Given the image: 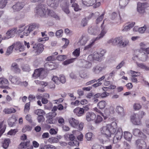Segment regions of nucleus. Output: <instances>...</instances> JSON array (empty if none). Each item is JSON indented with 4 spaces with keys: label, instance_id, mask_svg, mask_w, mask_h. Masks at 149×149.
Instances as JSON below:
<instances>
[{
    "label": "nucleus",
    "instance_id": "obj_1",
    "mask_svg": "<svg viewBox=\"0 0 149 149\" xmlns=\"http://www.w3.org/2000/svg\"><path fill=\"white\" fill-rule=\"evenodd\" d=\"M117 125L116 122H113L110 124H107L103 126L101 130V134L107 139L109 140L112 136H113L114 134L116 131L113 138V141L114 142L116 139L117 141L120 140L123 137V132L120 128L116 129Z\"/></svg>",
    "mask_w": 149,
    "mask_h": 149
},
{
    "label": "nucleus",
    "instance_id": "obj_2",
    "mask_svg": "<svg viewBox=\"0 0 149 149\" xmlns=\"http://www.w3.org/2000/svg\"><path fill=\"white\" fill-rule=\"evenodd\" d=\"M36 9L37 15L41 17H47L48 16H51L56 19H59V17L54 12L48 9L45 5L43 4L38 5L36 7Z\"/></svg>",
    "mask_w": 149,
    "mask_h": 149
},
{
    "label": "nucleus",
    "instance_id": "obj_3",
    "mask_svg": "<svg viewBox=\"0 0 149 149\" xmlns=\"http://www.w3.org/2000/svg\"><path fill=\"white\" fill-rule=\"evenodd\" d=\"M104 20L103 21V22L101 25V28L102 29V30L101 32V33L97 37L95 38H93L91 40V42L90 43L84 47V50H87L91 48L94 45L95 42L96 41L103 38L105 34L107 33V31L105 29V27L103 26V25L104 24Z\"/></svg>",
    "mask_w": 149,
    "mask_h": 149
},
{
    "label": "nucleus",
    "instance_id": "obj_4",
    "mask_svg": "<svg viewBox=\"0 0 149 149\" xmlns=\"http://www.w3.org/2000/svg\"><path fill=\"white\" fill-rule=\"evenodd\" d=\"M80 53V48H79L76 49L72 53V54L76 58L68 59L64 61L63 64L66 65L73 63L76 59L79 56Z\"/></svg>",
    "mask_w": 149,
    "mask_h": 149
},
{
    "label": "nucleus",
    "instance_id": "obj_5",
    "mask_svg": "<svg viewBox=\"0 0 149 149\" xmlns=\"http://www.w3.org/2000/svg\"><path fill=\"white\" fill-rule=\"evenodd\" d=\"M137 10L140 13H144L145 10H149V6H147L146 3H141L139 2L137 3Z\"/></svg>",
    "mask_w": 149,
    "mask_h": 149
},
{
    "label": "nucleus",
    "instance_id": "obj_6",
    "mask_svg": "<svg viewBox=\"0 0 149 149\" xmlns=\"http://www.w3.org/2000/svg\"><path fill=\"white\" fill-rule=\"evenodd\" d=\"M17 28H13L9 29L6 33V36L4 37V39H8L12 37H14L16 34H17Z\"/></svg>",
    "mask_w": 149,
    "mask_h": 149
},
{
    "label": "nucleus",
    "instance_id": "obj_7",
    "mask_svg": "<svg viewBox=\"0 0 149 149\" xmlns=\"http://www.w3.org/2000/svg\"><path fill=\"white\" fill-rule=\"evenodd\" d=\"M24 2H17L13 5L12 7L14 12H17L20 11L24 7Z\"/></svg>",
    "mask_w": 149,
    "mask_h": 149
},
{
    "label": "nucleus",
    "instance_id": "obj_8",
    "mask_svg": "<svg viewBox=\"0 0 149 149\" xmlns=\"http://www.w3.org/2000/svg\"><path fill=\"white\" fill-rule=\"evenodd\" d=\"M33 48L34 50L36 51V53L38 54L41 53L44 50L43 45L40 43L34 44Z\"/></svg>",
    "mask_w": 149,
    "mask_h": 149
},
{
    "label": "nucleus",
    "instance_id": "obj_9",
    "mask_svg": "<svg viewBox=\"0 0 149 149\" xmlns=\"http://www.w3.org/2000/svg\"><path fill=\"white\" fill-rule=\"evenodd\" d=\"M9 84L8 80L4 77H0V87L3 88H8Z\"/></svg>",
    "mask_w": 149,
    "mask_h": 149
},
{
    "label": "nucleus",
    "instance_id": "obj_10",
    "mask_svg": "<svg viewBox=\"0 0 149 149\" xmlns=\"http://www.w3.org/2000/svg\"><path fill=\"white\" fill-rule=\"evenodd\" d=\"M139 56L140 57L139 58H138V56L137 55L134 56L132 57L133 60L134 61H136L137 59L139 58V60L143 61H145L148 59V55L146 53H144L143 54H140L139 55Z\"/></svg>",
    "mask_w": 149,
    "mask_h": 149
},
{
    "label": "nucleus",
    "instance_id": "obj_11",
    "mask_svg": "<svg viewBox=\"0 0 149 149\" xmlns=\"http://www.w3.org/2000/svg\"><path fill=\"white\" fill-rule=\"evenodd\" d=\"M59 0H48V5L52 8L56 9L58 6Z\"/></svg>",
    "mask_w": 149,
    "mask_h": 149
},
{
    "label": "nucleus",
    "instance_id": "obj_12",
    "mask_svg": "<svg viewBox=\"0 0 149 149\" xmlns=\"http://www.w3.org/2000/svg\"><path fill=\"white\" fill-rule=\"evenodd\" d=\"M137 149H142L143 148L146 146V143L143 140L138 139L136 141Z\"/></svg>",
    "mask_w": 149,
    "mask_h": 149
},
{
    "label": "nucleus",
    "instance_id": "obj_13",
    "mask_svg": "<svg viewBox=\"0 0 149 149\" xmlns=\"http://www.w3.org/2000/svg\"><path fill=\"white\" fill-rule=\"evenodd\" d=\"M69 4L68 2L65 1L61 5L62 10L66 14H68L70 13L69 9Z\"/></svg>",
    "mask_w": 149,
    "mask_h": 149
},
{
    "label": "nucleus",
    "instance_id": "obj_14",
    "mask_svg": "<svg viewBox=\"0 0 149 149\" xmlns=\"http://www.w3.org/2000/svg\"><path fill=\"white\" fill-rule=\"evenodd\" d=\"M96 1L97 0H82L83 4L86 7L93 6Z\"/></svg>",
    "mask_w": 149,
    "mask_h": 149
},
{
    "label": "nucleus",
    "instance_id": "obj_15",
    "mask_svg": "<svg viewBox=\"0 0 149 149\" xmlns=\"http://www.w3.org/2000/svg\"><path fill=\"white\" fill-rule=\"evenodd\" d=\"M19 147L22 149L25 148H27V149H33V146L30 145L29 141L21 142L19 145Z\"/></svg>",
    "mask_w": 149,
    "mask_h": 149
},
{
    "label": "nucleus",
    "instance_id": "obj_16",
    "mask_svg": "<svg viewBox=\"0 0 149 149\" xmlns=\"http://www.w3.org/2000/svg\"><path fill=\"white\" fill-rule=\"evenodd\" d=\"M122 38L120 37H117L115 39H112L108 41L109 43H112L113 45H116L118 44L120 46Z\"/></svg>",
    "mask_w": 149,
    "mask_h": 149
},
{
    "label": "nucleus",
    "instance_id": "obj_17",
    "mask_svg": "<svg viewBox=\"0 0 149 149\" xmlns=\"http://www.w3.org/2000/svg\"><path fill=\"white\" fill-rule=\"evenodd\" d=\"M68 120L71 126L75 128H77L79 123L78 120L74 118H71L69 119Z\"/></svg>",
    "mask_w": 149,
    "mask_h": 149
},
{
    "label": "nucleus",
    "instance_id": "obj_18",
    "mask_svg": "<svg viewBox=\"0 0 149 149\" xmlns=\"http://www.w3.org/2000/svg\"><path fill=\"white\" fill-rule=\"evenodd\" d=\"M44 71V69L42 68L36 69L33 74V76L35 78H37L40 77L41 74L42 72Z\"/></svg>",
    "mask_w": 149,
    "mask_h": 149
},
{
    "label": "nucleus",
    "instance_id": "obj_19",
    "mask_svg": "<svg viewBox=\"0 0 149 149\" xmlns=\"http://www.w3.org/2000/svg\"><path fill=\"white\" fill-rule=\"evenodd\" d=\"M96 118V115L93 112H88L86 114V120L88 121H90L95 120Z\"/></svg>",
    "mask_w": 149,
    "mask_h": 149
},
{
    "label": "nucleus",
    "instance_id": "obj_20",
    "mask_svg": "<svg viewBox=\"0 0 149 149\" xmlns=\"http://www.w3.org/2000/svg\"><path fill=\"white\" fill-rule=\"evenodd\" d=\"M74 113L78 116H81L84 113L83 109L82 108L77 107L75 108L73 111Z\"/></svg>",
    "mask_w": 149,
    "mask_h": 149
},
{
    "label": "nucleus",
    "instance_id": "obj_21",
    "mask_svg": "<svg viewBox=\"0 0 149 149\" xmlns=\"http://www.w3.org/2000/svg\"><path fill=\"white\" fill-rule=\"evenodd\" d=\"M11 68V69L15 73H19L20 72L21 70L16 63H13L12 64Z\"/></svg>",
    "mask_w": 149,
    "mask_h": 149
},
{
    "label": "nucleus",
    "instance_id": "obj_22",
    "mask_svg": "<svg viewBox=\"0 0 149 149\" xmlns=\"http://www.w3.org/2000/svg\"><path fill=\"white\" fill-rule=\"evenodd\" d=\"M10 143V139H5L2 140L1 142V146L4 149H7Z\"/></svg>",
    "mask_w": 149,
    "mask_h": 149
},
{
    "label": "nucleus",
    "instance_id": "obj_23",
    "mask_svg": "<svg viewBox=\"0 0 149 149\" xmlns=\"http://www.w3.org/2000/svg\"><path fill=\"white\" fill-rule=\"evenodd\" d=\"M106 68V66L101 67L99 65H97L93 68V71L95 73H98Z\"/></svg>",
    "mask_w": 149,
    "mask_h": 149
},
{
    "label": "nucleus",
    "instance_id": "obj_24",
    "mask_svg": "<svg viewBox=\"0 0 149 149\" xmlns=\"http://www.w3.org/2000/svg\"><path fill=\"white\" fill-rule=\"evenodd\" d=\"M87 38L85 36L82 35L79 39L78 42L81 45H84L88 40Z\"/></svg>",
    "mask_w": 149,
    "mask_h": 149
},
{
    "label": "nucleus",
    "instance_id": "obj_25",
    "mask_svg": "<svg viewBox=\"0 0 149 149\" xmlns=\"http://www.w3.org/2000/svg\"><path fill=\"white\" fill-rule=\"evenodd\" d=\"M15 49L16 50H18L19 52H23L24 50V46L19 43H17L15 44Z\"/></svg>",
    "mask_w": 149,
    "mask_h": 149
},
{
    "label": "nucleus",
    "instance_id": "obj_26",
    "mask_svg": "<svg viewBox=\"0 0 149 149\" xmlns=\"http://www.w3.org/2000/svg\"><path fill=\"white\" fill-rule=\"evenodd\" d=\"M116 111L119 114L122 116H124L125 115L123 108L122 107L120 106H117L116 109Z\"/></svg>",
    "mask_w": 149,
    "mask_h": 149
},
{
    "label": "nucleus",
    "instance_id": "obj_27",
    "mask_svg": "<svg viewBox=\"0 0 149 149\" xmlns=\"http://www.w3.org/2000/svg\"><path fill=\"white\" fill-rule=\"evenodd\" d=\"M107 105V102L104 100H102L98 103L97 106L100 109H104Z\"/></svg>",
    "mask_w": 149,
    "mask_h": 149
},
{
    "label": "nucleus",
    "instance_id": "obj_28",
    "mask_svg": "<svg viewBox=\"0 0 149 149\" xmlns=\"http://www.w3.org/2000/svg\"><path fill=\"white\" fill-rule=\"evenodd\" d=\"M3 111L6 114H10L14 113L16 112V110L13 108L11 107L10 108H5Z\"/></svg>",
    "mask_w": 149,
    "mask_h": 149
},
{
    "label": "nucleus",
    "instance_id": "obj_29",
    "mask_svg": "<svg viewBox=\"0 0 149 149\" xmlns=\"http://www.w3.org/2000/svg\"><path fill=\"white\" fill-rule=\"evenodd\" d=\"M27 26H28V28L29 29V30L30 32L33 31L36 28H38L39 27V25L35 23L30 24Z\"/></svg>",
    "mask_w": 149,
    "mask_h": 149
},
{
    "label": "nucleus",
    "instance_id": "obj_30",
    "mask_svg": "<svg viewBox=\"0 0 149 149\" xmlns=\"http://www.w3.org/2000/svg\"><path fill=\"white\" fill-rule=\"evenodd\" d=\"M16 117H13V116L10 118L8 120L9 125L11 127L13 126L16 121Z\"/></svg>",
    "mask_w": 149,
    "mask_h": 149
},
{
    "label": "nucleus",
    "instance_id": "obj_31",
    "mask_svg": "<svg viewBox=\"0 0 149 149\" xmlns=\"http://www.w3.org/2000/svg\"><path fill=\"white\" fill-rule=\"evenodd\" d=\"M24 32L23 33V35H21L20 36L21 38H23L24 37V36H28L30 34L31 32L29 31V29L28 28V26H25L24 27Z\"/></svg>",
    "mask_w": 149,
    "mask_h": 149
},
{
    "label": "nucleus",
    "instance_id": "obj_32",
    "mask_svg": "<svg viewBox=\"0 0 149 149\" xmlns=\"http://www.w3.org/2000/svg\"><path fill=\"white\" fill-rule=\"evenodd\" d=\"M135 24V22H132L129 24L128 25L125 26L123 30L124 31H127L132 28L134 26Z\"/></svg>",
    "mask_w": 149,
    "mask_h": 149
},
{
    "label": "nucleus",
    "instance_id": "obj_33",
    "mask_svg": "<svg viewBox=\"0 0 149 149\" xmlns=\"http://www.w3.org/2000/svg\"><path fill=\"white\" fill-rule=\"evenodd\" d=\"M57 122V118H49L46 120V122L50 124H55Z\"/></svg>",
    "mask_w": 149,
    "mask_h": 149
},
{
    "label": "nucleus",
    "instance_id": "obj_34",
    "mask_svg": "<svg viewBox=\"0 0 149 149\" xmlns=\"http://www.w3.org/2000/svg\"><path fill=\"white\" fill-rule=\"evenodd\" d=\"M124 136L125 139L129 141L131 139L132 135L128 132H125L124 133Z\"/></svg>",
    "mask_w": 149,
    "mask_h": 149
},
{
    "label": "nucleus",
    "instance_id": "obj_35",
    "mask_svg": "<svg viewBox=\"0 0 149 149\" xmlns=\"http://www.w3.org/2000/svg\"><path fill=\"white\" fill-rule=\"evenodd\" d=\"M93 59L97 61H100L102 59V58L99 55V53L97 52H95L94 53L93 56Z\"/></svg>",
    "mask_w": 149,
    "mask_h": 149
},
{
    "label": "nucleus",
    "instance_id": "obj_36",
    "mask_svg": "<svg viewBox=\"0 0 149 149\" xmlns=\"http://www.w3.org/2000/svg\"><path fill=\"white\" fill-rule=\"evenodd\" d=\"M24 26L25 24H24L19 25L18 26L19 29L17 30V34H19L24 31Z\"/></svg>",
    "mask_w": 149,
    "mask_h": 149
},
{
    "label": "nucleus",
    "instance_id": "obj_37",
    "mask_svg": "<svg viewBox=\"0 0 149 149\" xmlns=\"http://www.w3.org/2000/svg\"><path fill=\"white\" fill-rule=\"evenodd\" d=\"M34 113L39 116L44 115L45 113L43 110L38 109L35 110L34 111Z\"/></svg>",
    "mask_w": 149,
    "mask_h": 149
},
{
    "label": "nucleus",
    "instance_id": "obj_38",
    "mask_svg": "<svg viewBox=\"0 0 149 149\" xmlns=\"http://www.w3.org/2000/svg\"><path fill=\"white\" fill-rule=\"evenodd\" d=\"M52 63L51 62L46 63L44 65V67L47 70H53V68L51 67L52 66L51 64Z\"/></svg>",
    "mask_w": 149,
    "mask_h": 149
},
{
    "label": "nucleus",
    "instance_id": "obj_39",
    "mask_svg": "<svg viewBox=\"0 0 149 149\" xmlns=\"http://www.w3.org/2000/svg\"><path fill=\"white\" fill-rule=\"evenodd\" d=\"M92 149H105L104 147L97 143L94 144L92 147Z\"/></svg>",
    "mask_w": 149,
    "mask_h": 149
},
{
    "label": "nucleus",
    "instance_id": "obj_40",
    "mask_svg": "<svg viewBox=\"0 0 149 149\" xmlns=\"http://www.w3.org/2000/svg\"><path fill=\"white\" fill-rule=\"evenodd\" d=\"M120 46H121L123 47H125L130 45L129 41L127 39L125 40L124 42H123L122 40Z\"/></svg>",
    "mask_w": 149,
    "mask_h": 149
},
{
    "label": "nucleus",
    "instance_id": "obj_41",
    "mask_svg": "<svg viewBox=\"0 0 149 149\" xmlns=\"http://www.w3.org/2000/svg\"><path fill=\"white\" fill-rule=\"evenodd\" d=\"M72 6L74 8V10L75 11H78L81 10V9L79 7V5L77 3H72Z\"/></svg>",
    "mask_w": 149,
    "mask_h": 149
},
{
    "label": "nucleus",
    "instance_id": "obj_42",
    "mask_svg": "<svg viewBox=\"0 0 149 149\" xmlns=\"http://www.w3.org/2000/svg\"><path fill=\"white\" fill-rule=\"evenodd\" d=\"M138 118H136L134 120H132V122L133 124L136 125H140L141 124V119Z\"/></svg>",
    "mask_w": 149,
    "mask_h": 149
},
{
    "label": "nucleus",
    "instance_id": "obj_43",
    "mask_svg": "<svg viewBox=\"0 0 149 149\" xmlns=\"http://www.w3.org/2000/svg\"><path fill=\"white\" fill-rule=\"evenodd\" d=\"M137 66L141 68L144 69L146 70H149V69L148 68V67L146 66L143 64L142 63H138L136 62Z\"/></svg>",
    "mask_w": 149,
    "mask_h": 149
},
{
    "label": "nucleus",
    "instance_id": "obj_44",
    "mask_svg": "<svg viewBox=\"0 0 149 149\" xmlns=\"http://www.w3.org/2000/svg\"><path fill=\"white\" fill-rule=\"evenodd\" d=\"M133 133L135 136H139L142 133V132L139 129H135L133 131Z\"/></svg>",
    "mask_w": 149,
    "mask_h": 149
},
{
    "label": "nucleus",
    "instance_id": "obj_45",
    "mask_svg": "<svg viewBox=\"0 0 149 149\" xmlns=\"http://www.w3.org/2000/svg\"><path fill=\"white\" fill-rule=\"evenodd\" d=\"M68 144L72 146H78L79 145V142L76 140H74L72 141H70L68 143Z\"/></svg>",
    "mask_w": 149,
    "mask_h": 149
},
{
    "label": "nucleus",
    "instance_id": "obj_46",
    "mask_svg": "<svg viewBox=\"0 0 149 149\" xmlns=\"http://www.w3.org/2000/svg\"><path fill=\"white\" fill-rule=\"evenodd\" d=\"M19 79L15 77H13L11 78L10 81L12 83L18 84L19 83Z\"/></svg>",
    "mask_w": 149,
    "mask_h": 149
},
{
    "label": "nucleus",
    "instance_id": "obj_47",
    "mask_svg": "<svg viewBox=\"0 0 149 149\" xmlns=\"http://www.w3.org/2000/svg\"><path fill=\"white\" fill-rule=\"evenodd\" d=\"M78 132L80 133V134L77 137V139L80 141H82L83 140V135L82 133L80 132L78 130H75L73 131L72 133L73 134H74L76 132Z\"/></svg>",
    "mask_w": 149,
    "mask_h": 149
},
{
    "label": "nucleus",
    "instance_id": "obj_48",
    "mask_svg": "<svg viewBox=\"0 0 149 149\" xmlns=\"http://www.w3.org/2000/svg\"><path fill=\"white\" fill-rule=\"evenodd\" d=\"M30 102L26 103L24 106V111L25 112H28L29 111L30 109Z\"/></svg>",
    "mask_w": 149,
    "mask_h": 149
},
{
    "label": "nucleus",
    "instance_id": "obj_49",
    "mask_svg": "<svg viewBox=\"0 0 149 149\" xmlns=\"http://www.w3.org/2000/svg\"><path fill=\"white\" fill-rule=\"evenodd\" d=\"M32 127L29 125H27L24 126L22 130V131L23 132H25L28 131H30L31 130Z\"/></svg>",
    "mask_w": 149,
    "mask_h": 149
},
{
    "label": "nucleus",
    "instance_id": "obj_50",
    "mask_svg": "<svg viewBox=\"0 0 149 149\" xmlns=\"http://www.w3.org/2000/svg\"><path fill=\"white\" fill-rule=\"evenodd\" d=\"M14 48H15V44L9 47L7 49L6 54L7 55H9L12 52L13 49Z\"/></svg>",
    "mask_w": 149,
    "mask_h": 149
},
{
    "label": "nucleus",
    "instance_id": "obj_51",
    "mask_svg": "<svg viewBox=\"0 0 149 149\" xmlns=\"http://www.w3.org/2000/svg\"><path fill=\"white\" fill-rule=\"evenodd\" d=\"M93 134L91 132H88L85 135V137L87 140L90 141L92 139V137Z\"/></svg>",
    "mask_w": 149,
    "mask_h": 149
},
{
    "label": "nucleus",
    "instance_id": "obj_52",
    "mask_svg": "<svg viewBox=\"0 0 149 149\" xmlns=\"http://www.w3.org/2000/svg\"><path fill=\"white\" fill-rule=\"evenodd\" d=\"M131 76L133 77H137L140 76V73L139 72H136L133 70H131L130 71Z\"/></svg>",
    "mask_w": 149,
    "mask_h": 149
},
{
    "label": "nucleus",
    "instance_id": "obj_53",
    "mask_svg": "<svg viewBox=\"0 0 149 149\" xmlns=\"http://www.w3.org/2000/svg\"><path fill=\"white\" fill-rule=\"evenodd\" d=\"M133 107L134 110L136 111L140 109L141 108L142 106L139 103H135L134 104Z\"/></svg>",
    "mask_w": 149,
    "mask_h": 149
},
{
    "label": "nucleus",
    "instance_id": "obj_54",
    "mask_svg": "<svg viewBox=\"0 0 149 149\" xmlns=\"http://www.w3.org/2000/svg\"><path fill=\"white\" fill-rule=\"evenodd\" d=\"M62 40L63 41H64L65 42V44L62 46L63 49H65L66 48L69 43V40L68 39L63 38H62Z\"/></svg>",
    "mask_w": 149,
    "mask_h": 149
},
{
    "label": "nucleus",
    "instance_id": "obj_55",
    "mask_svg": "<svg viewBox=\"0 0 149 149\" xmlns=\"http://www.w3.org/2000/svg\"><path fill=\"white\" fill-rule=\"evenodd\" d=\"M105 13L104 12L101 15L98 17L96 20V23L97 24L100 22L101 21H102L103 19L104 18Z\"/></svg>",
    "mask_w": 149,
    "mask_h": 149
},
{
    "label": "nucleus",
    "instance_id": "obj_56",
    "mask_svg": "<svg viewBox=\"0 0 149 149\" xmlns=\"http://www.w3.org/2000/svg\"><path fill=\"white\" fill-rule=\"evenodd\" d=\"M8 2L4 0H0V8H3L6 5Z\"/></svg>",
    "mask_w": 149,
    "mask_h": 149
},
{
    "label": "nucleus",
    "instance_id": "obj_57",
    "mask_svg": "<svg viewBox=\"0 0 149 149\" xmlns=\"http://www.w3.org/2000/svg\"><path fill=\"white\" fill-rule=\"evenodd\" d=\"M146 29V26L145 25L143 26L138 28V31L140 33H142L145 32Z\"/></svg>",
    "mask_w": 149,
    "mask_h": 149
},
{
    "label": "nucleus",
    "instance_id": "obj_58",
    "mask_svg": "<svg viewBox=\"0 0 149 149\" xmlns=\"http://www.w3.org/2000/svg\"><path fill=\"white\" fill-rule=\"evenodd\" d=\"M52 80L56 84H58L60 83L59 78L56 76H54L52 79Z\"/></svg>",
    "mask_w": 149,
    "mask_h": 149
},
{
    "label": "nucleus",
    "instance_id": "obj_59",
    "mask_svg": "<svg viewBox=\"0 0 149 149\" xmlns=\"http://www.w3.org/2000/svg\"><path fill=\"white\" fill-rule=\"evenodd\" d=\"M35 82L37 84H41L42 85L46 86L47 85V83L44 82V81H40L38 80H36L35 81Z\"/></svg>",
    "mask_w": 149,
    "mask_h": 149
},
{
    "label": "nucleus",
    "instance_id": "obj_60",
    "mask_svg": "<svg viewBox=\"0 0 149 149\" xmlns=\"http://www.w3.org/2000/svg\"><path fill=\"white\" fill-rule=\"evenodd\" d=\"M94 110L96 112H97L100 113V115L104 117V119H106L107 118V117L104 116L103 113L101 112L98 109L97 107H95L94 109Z\"/></svg>",
    "mask_w": 149,
    "mask_h": 149
},
{
    "label": "nucleus",
    "instance_id": "obj_61",
    "mask_svg": "<svg viewBox=\"0 0 149 149\" xmlns=\"http://www.w3.org/2000/svg\"><path fill=\"white\" fill-rule=\"evenodd\" d=\"M57 120L58 123L60 124H63L64 123V120L62 117H57Z\"/></svg>",
    "mask_w": 149,
    "mask_h": 149
},
{
    "label": "nucleus",
    "instance_id": "obj_62",
    "mask_svg": "<svg viewBox=\"0 0 149 149\" xmlns=\"http://www.w3.org/2000/svg\"><path fill=\"white\" fill-rule=\"evenodd\" d=\"M63 31L62 29L59 30L56 32V35L58 37H60L62 36Z\"/></svg>",
    "mask_w": 149,
    "mask_h": 149
},
{
    "label": "nucleus",
    "instance_id": "obj_63",
    "mask_svg": "<svg viewBox=\"0 0 149 149\" xmlns=\"http://www.w3.org/2000/svg\"><path fill=\"white\" fill-rule=\"evenodd\" d=\"M87 24V21L86 18H84L81 21V25L83 27L86 26Z\"/></svg>",
    "mask_w": 149,
    "mask_h": 149
},
{
    "label": "nucleus",
    "instance_id": "obj_64",
    "mask_svg": "<svg viewBox=\"0 0 149 149\" xmlns=\"http://www.w3.org/2000/svg\"><path fill=\"white\" fill-rule=\"evenodd\" d=\"M103 120L102 117L100 115H97V118L95 120V122L96 123H99L102 121Z\"/></svg>",
    "mask_w": 149,
    "mask_h": 149
}]
</instances>
